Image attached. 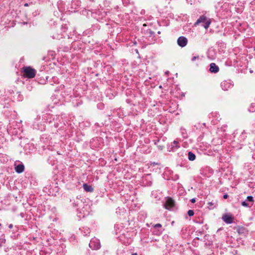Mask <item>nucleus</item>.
Returning a JSON list of instances; mask_svg holds the SVG:
<instances>
[{
    "mask_svg": "<svg viewBox=\"0 0 255 255\" xmlns=\"http://www.w3.org/2000/svg\"><path fill=\"white\" fill-rule=\"evenodd\" d=\"M198 58H199V56H194V57L192 58V61H195L196 59H198Z\"/></svg>",
    "mask_w": 255,
    "mask_h": 255,
    "instance_id": "4468645a",
    "label": "nucleus"
},
{
    "mask_svg": "<svg viewBox=\"0 0 255 255\" xmlns=\"http://www.w3.org/2000/svg\"><path fill=\"white\" fill-rule=\"evenodd\" d=\"M175 205L174 201L170 197H168L165 204L164 207L167 210H170Z\"/></svg>",
    "mask_w": 255,
    "mask_h": 255,
    "instance_id": "7ed1b4c3",
    "label": "nucleus"
},
{
    "mask_svg": "<svg viewBox=\"0 0 255 255\" xmlns=\"http://www.w3.org/2000/svg\"><path fill=\"white\" fill-rule=\"evenodd\" d=\"M194 212L193 210H189L188 211V215L189 216H190V217L193 216L194 215Z\"/></svg>",
    "mask_w": 255,
    "mask_h": 255,
    "instance_id": "9d476101",
    "label": "nucleus"
},
{
    "mask_svg": "<svg viewBox=\"0 0 255 255\" xmlns=\"http://www.w3.org/2000/svg\"><path fill=\"white\" fill-rule=\"evenodd\" d=\"M161 226H162L160 224H156L154 225V228H159V227H161Z\"/></svg>",
    "mask_w": 255,
    "mask_h": 255,
    "instance_id": "ddd939ff",
    "label": "nucleus"
},
{
    "mask_svg": "<svg viewBox=\"0 0 255 255\" xmlns=\"http://www.w3.org/2000/svg\"><path fill=\"white\" fill-rule=\"evenodd\" d=\"M241 204L244 207H251V206H250L249 204L247 203L246 201H243Z\"/></svg>",
    "mask_w": 255,
    "mask_h": 255,
    "instance_id": "f8f14e48",
    "label": "nucleus"
},
{
    "mask_svg": "<svg viewBox=\"0 0 255 255\" xmlns=\"http://www.w3.org/2000/svg\"><path fill=\"white\" fill-rule=\"evenodd\" d=\"M191 202L192 203H194L195 202H196V200L194 198H193L191 200Z\"/></svg>",
    "mask_w": 255,
    "mask_h": 255,
    "instance_id": "2eb2a0df",
    "label": "nucleus"
},
{
    "mask_svg": "<svg viewBox=\"0 0 255 255\" xmlns=\"http://www.w3.org/2000/svg\"><path fill=\"white\" fill-rule=\"evenodd\" d=\"M196 156L195 155L192 153V152H188V159L191 161H193L195 159Z\"/></svg>",
    "mask_w": 255,
    "mask_h": 255,
    "instance_id": "1a4fd4ad",
    "label": "nucleus"
},
{
    "mask_svg": "<svg viewBox=\"0 0 255 255\" xmlns=\"http://www.w3.org/2000/svg\"><path fill=\"white\" fill-rule=\"evenodd\" d=\"M9 228H12V225H11V224L9 225Z\"/></svg>",
    "mask_w": 255,
    "mask_h": 255,
    "instance_id": "f3484780",
    "label": "nucleus"
},
{
    "mask_svg": "<svg viewBox=\"0 0 255 255\" xmlns=\"http://www.w3.org/2000/svg\"><path fill=\"white\" fill-rule=\"evenodd\" d=\"M188 42L187 39L184 36H180L177 39V44L178 45L181 47H185Z\"/></svg>",
    "mask_w": 255,
    "mask_h": 255,
    "instance_id": "20e7f679",
    "label": "nucleus"
},
{
    "mask_svg": "<svg viewBox=\"0 0 255 255\" xmlns=\"http://www.w3.org/2000/svg\"><path fill=\"white\" fill-rule=\"evenodd\" d=\"M1 247V245L0 244V247Z\"/></svg>",
    "mask_w": 255,
    "mask_h": 255,
    "instance_id": "412c9836",
    "label": "nucleus"
},
{
    "mask_svg": "<svg viewBox=\"0 0 255 255\" xmlns=\"http://www.w3.org/2000/svg\"><path fill=\"white\" fill-rule=\"evenodd\" d=\"M83 188L87 192L93 191V188H92V187L91 186L87 185V184H84L83 185Z\"/></svg>",
    "mask_w": 255,
    "mask_h": 255,
    "instance_id": "6e6552de",
    "label": "nucleus"
},
{
    "mask_svg": "<svg viewBox=\"0 0 255 255\" xmlns=\"http://www.w3.org/2000/svg\"><path fill=\"white\" fill-rule=\"evenodd\" d=\"M247 200L248 201H250V202H254V198L252 196H248L247 198Z\"/></svg>",
    "mask_w": 255,
    "mask_h": 255,
    "instance_id": "9b49d317",
    "label": "nucleus"
},
{
    "mask_svg": "<svg viewBox=\"0 0 255 255\" xmlns=\"http://www.w3.org/2000/svg\"><path fill=\"white\" fill-rule=\"evenodd\" d=\"M24 166L23 164H18L15 168V171L18 173H22L24 171Z\"/></svg>",
    "mask_w": 255,
    "mask_h": 255,
    "instance_id": "0eeeda50",
    "label": "nucleus"
},
{
    "mask_svg": "<svg viewBox=\"0 0 255 255\" xmlns=\"http://www.w3.org/2000/svg\"><path fill=\"white\" fill-rule=\"evenodd\" d=\"M233 217L231 215L225 214L222 217L223 220L227 224H231L233 221Z\"/></svg>",
    "mask_w": 255,
    "mask_h": 255,
    "instance_id": "39448f33",
    "label": "nucleus"
},
{
    "mask_svg": "<svg viewBox=\"0 0 255 255\" xmlns=\"http://www.w3.org/2000/svg\"><path fill=\"white\" fill-rule=\"evenodd\" d=\"M210 67V71L211 72L216 73L219 71V67L214 63H211Z\"/></svg>",
    "mask_w": 255,
    "mask_h": 255,
    "instance_id": "423d86ee",
    "label": "nucleus"
},
{
    "mask_svg": "<svg viewBox=\"0 0 255 255\" xmlns=\"http://www.w3.org/2000/svg\"><path fill=\"white\" fill-rule=\"evenodd\" d=\"M228 194H225V195H224V196H223V198H224V199H227V198H228Z\"/></svg>",
    "mask_w": 255,
    "mask_h": 255,
    "instance_id": "dca6fc26",
    "label": "nucleus"
},
{
    "mask_svg": "<svg viewBox=\"0 0 255 255\" xmlns=\"http://www.w3.org/2000/svg\"><path fill=\"white\" fill-rule=\"evenodd\" d=\"M24 6H28V4H27V3H25V4H24Z\"/></svg>",
    "mask_w": 255,
    "mask_h": 255,
    "instance_id": "aec40b11",
    "label": "nucleus"
},
{
    "mask_svg": "<svg viewBox=\"0 0 255 255\" xmlns=\"http://www.w3.org/2000/svg\"><path fill=\"white\" fill-rule=\"evenodd\" d=\"M174 144H177V143H178V142H177V141H174Z\"/></svg>",
    "mask_w": 255,
    "mask_h": 255,
    "instance_id": "6ab92c4d",
    "label": "nucleus"
},
{
    "mask_svg": "<svg viewBox=\"0 0 255 255\" xmlns=\"http://www.w3.org/2000/svg\"><path fill=\"white\" fill-rule=\"evenodd\" d=\"M23 75L25 78L31 79L34 78L36 73V71L30 66L24 67L23 68Z\"/></svg>",
    "mask_w": 255,
    "mask_h": 255,
    "instance_id": "f257e3e1",
    "label": "nucleus"
},
{
    "mask_svg": "<svg viewBox=\"0 0 255 255\" xmlns=\"http://www.w3.org/2000/svg\"><path fill=\"white\" fill-rule=\"evenodd\" d=\"M131 255H137V253H133Z\"/></svg>",
    "mask_w": 255,
    "mask_h": 255,
    "instance_id": "a211bd4d",
    "label": "nucleus"
},
{
    "mask_svg": "<svg viewBox=\"0 0 255 255\" xmlns=\"http://www.w3.org/2000/svg\"><path fill=\"white\" fill-rule=\"evenodd\" d=\"M201 22L205 23V24L203 25L204 27L206 29H207L211 23V20L210 19L208 18L205 15H203L198 19L197 21L194 23V25L196 26Z\"/></svg>",
    "mask_w": 255,
    "mask_h": 255,
    "instance_id": "f03ea898",
    "label": "nucleus"
}]
</instances>
